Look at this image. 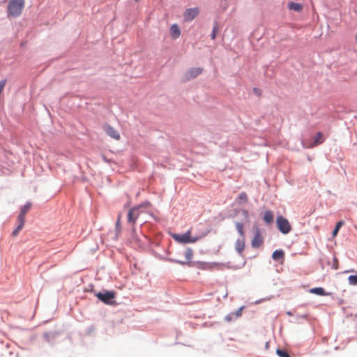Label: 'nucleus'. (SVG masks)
Segmentation results:
<instances>
[{
    "label": "nucleus",
    "mask_w": 357,
    "mask_h": 357,
    "mask_svg": "<svg viewBox=\"0 0 357 357\" xmlns=\"http://www.w3.org/2000/svg\"><path fill=\"white\" fill-rule=\"evenodd\" d=\"M24 7V0H10L8 4V14L13 17H18Z\"/></svg>",
    "instance_id": "f257e3e1"
},
{
    "label": "nucleus",
    "mask_w": 357,
    "mask_h": 357,
    "mask_svg": "<svg viewBox=\"0 0 357 357\" xmlns=\"http://www.w3.org/2000/svg\"><path fill=\"white\" fill-rule=\"evenodd\" d=\"M172 237L177 242L180 243H195L198 238L197 237H192L191 236V230L189 229L185 233L183 234H174L172 235Z\"/></svg>",
    "instance_id": "f03ea898"
},
{
    "label": "nucleus",
    "mask_w": 357,
    "mask_h": 357,
    "mask_svg": "<svg viewBox=\"0 0 357 357\" xmlns=\"http://www.w3.org/2000/svg\"><path fill=\"white\" fill-rule=\"evenodd\" d=\"M276 224L280 231L284 234H287L291 230V226L289 220L282 216L277 218Z\"/></svg>",
    "instance_id": "7ed1b4c3"
},
{
    "label": "nucleus",
    "mask_w": 357,
    "mask_h": 357,
    "mask_svg": "<svg viewBox=\"0 0 357 357\" xmlns=\"http://www.w3.org/2000/svg\"><path fill=\"white\" fill-rule=\"evenodd\" d=\"M199 13L198 8H190L185 10L183 13V19L185 22L193 20Z\"/></svg>",
    "instance_id": "20e7f679"
},
{
    "label": "nucleus",
    "mask_w": 357,
    "mask_h": 357,
    "mask_svg": "<svg viewBox=\"0 0 357 357\" xmlns=\"http://www.w3.org/2000/svg\"><path fill=\"white\" fill-rule=\"evenodd\" d=\"M96 296L102 302L109 304L112 303V300L114 298L115 294L113 291L98 292Z\"/></svg>",
    "instance_id": "39448f33"
},
{
    "label": "nucleus",
    "mask_w": 357,
    "mask_h": 357,
    "mask_svg": "<svg viewBox=\"0 0 357 357\" xmlns=\"http://www.w3.org/2000/svg\"><path fill=\"white\" fill-rule=\"evenodd\" d=\"M139 208L140 206H138L130 209L128 213V222L132 223V225L135 223L140 214Z\"/></svg>",
    "instance_id": "423d86ee"
},
{
    "label": "nucleus",
    "mask_w": 357,
    "mask_h": 357,
    "mask_svg": "<svg viewBox=\"0 0 357 357\" xmlns=\"http://www.w3.org/2000/svg\"><path fill=\"white\" fill-rule=\"evenodd\" d=\"M264 243V238L261 234L259 228H256L255 236L251 241V245L253 248H257L260 247Z\"/></svg>",
    "instance_id": "0eeeda50"
},
{
    "label": "nucleus",
    "mask_w": 357,
    "mask_h": 357,
    "mask_svg": "<svg viewBox=\"0 0 357 357\" xmlns=\"http://www.w3.org/2000/svg\"><path fill=\"white\" fill-rule=\"evenodd\" d=\"M104 130L105 132L112 138L119 140L120 139V135L118 132L116 130H115L114 128L109 125H105L104 126Z\"/></svg>",
    "instance_id": "6e6552de"
},
{
    "label": "nucleus",
    "mask_w": 357,
    "mask_h": 357,
    "mask_svg": "<svg viewBox=\"0 0 357 357\" xmlns=\"http://www.w3.org/2000/svg\"><path fill=\"white\" fill-rule=\"evenodd\" d=\"M245 247V237H239L235 242V250L240 256H242Z\"/></svg>",
    "instance_id": "1a4fd4ad"
},
{
    "label": "nucleus",
    "mask_w": 357,
    "mask_h": 357,
    "mask_svg": "<svg viewBox=\"0 0 357 357\" xmlns=\"http://www.w3.org/2000/svg\"><path fill=\"white\" fill-rule=\"evenodd\" d=\"M192 251L191 249H188L185 251L184 252V255H185V261H180V260H176V259H174L172 260L174 262L176 263V264H181V265H189L190 264V261H191V259L192 257Z\"/></svg>",
    "instance_id": "9d476101"
},
{
    "label": "nucleus",
    "mask_w": 357,
    "mask_h": 357,
    "mask_svg": "<svg viewBox=\"0 0 357 357\" xmlns=\"http://www.w3.org/2000/svg\"><path fill=\"white\" fill-rule=\"evenodd\" d=\"M202 73V68H193L186 73V79H190L196 77Z\"/></svg>",
    "instance_id": "9b49d317"
},
{
    "label": "nucleus",
    "mask_w": 357,
    "mask_h": 357,
    "mask_svg": "<svg viewBox=\"0 0 357 357\" xmlns=\"http://www.w3.org/2000/svg\"><path fill=\"white\" fill-rule=\"evenodd\" d=\"M323 142H324L323 135L321 132H319L317 133L316 136L314 138V144H311L310 146L304 145V146L306 148H312L316 145L322 144Z\"/></svg>",
    "instance_id": "f8f14e48"
},
{
    "label": "nucleus",
    "mask_w": 357,
    "mask_h": 357,
    "mask_svg": "<svg viewBox=\"0 0 357 357\" xmlns=\"http://www.w3.org/2000/svg\"><path fill=\"white\" fill-rule=\"evenodd\" d=\"M170 33L174 39L178 38L181 35L179 27L177 24H173L170 28Z\"/></svg>",
    "instance_id": "ddd939ff"
},
{
    "label": "nucleus",
    "mask_w": 357,
    "mask_h": 357,
    "mask_svg": "<svg viewBox=\"0 0 357 357\" xmlns=\"http://www.w3.org/2000/svg\"><path fill=\"white\" fill-rule=\"evenodd\" d=\"M264 221L267 224H271L273 222L274 215L272 211H266L263 217Z\"/></svg>",
    "instance_id": "4468645a"
},
{
    "label": "nucleus",
    "mask_w": 357,
    "mask_h": 357,
    "mask_svg": "<svg viewBox=\"0 0 357 357\" xmlns=\"http://www.w3.org/2000/svg\"><path fill=\"white\" fill-rule=\"evenodd\" d=\"M288 8L296 12H301L303 10V5L298 3L289 2L288 3Z\"/></svg>",
    "instance_id": "2eb2a0df"
},
{
    "label": "nucleus",
    "mask_w": 357,
    "mask_h": 357,
    "mask_svg": "<svg viewBox=\"0 0 357 357\" xmlns=\"http://www.w3.org/2000/svg\"><path fill=\"white\" fill-rule=\"evenodd\" d=\"M284 257V252L283 250H281L274 251L272 255V258L275 261L279 260V259H283Z\"/></svg>",
    "instance_id": "dca6fc26"
},
{
    "label": "nucleus",
    "mask_w": 357,
    "mask_h": 357,
    "mask_svg": "<svg viewBox=\"0 0 357 357\" xmlns=\"http://www.w3.org/2000/svg\"><path fill=\"white\" fill-rule=\"evenodd\" d=\"M236 230L240 236V237H245V231L243 229V225L239 222H236L235 223Z\"/></svg>",
    "instance_id": "f3484780"
},
{
    "label": "nucleus",
    "mask_w": 357,
    "mask_h": 357,
    "mask_svg": "<svg viewBox=\"0 0 357 357\" xmlns=\"http://www.w3.org/2000/svg\"><path fill=\"white\" fill-rule=\"evenodd\" d=\"M310 292L315 294L319 296H325L327 295V294L325 292V290L322 287H316L310 289Z\"/></svg>",
    "instance_id": "a211bd4d"
},
{
    "label": "nucleus",
    "mask_w": 357,
    "mask_h": 357,
    "mask_svg": "<svg viewBox=\"0 0 357 357\" xmlns=\"http://www.w3.org/2000/svg\"><path fill=\"white\" fill-rule=\"evenodd\" d=\"M344 221H339L336 225H335V229H333V233H332V235L333 237L336 236L340 227L344 225Z\"/></svg>",
    "instance_id": "6ab92c4d"
},
{
    "label": "nucleus",
    "mask_w": 357,
    "mask_h": 357,
    "mask_svg": "<svg viewBox=\"0 0 357 357\" xmlns=\"http://www.w3.org/2000/svg\"><path fill=\"white\" fill-rule=\"evenodd\" d=\"M218 29H219V26H218V24L217 22H215L213 25V31H212V33L211 34V37L213 40L215 39L216 38V34L218 31Z\"/></svg>",
    "instance_id": "aec40b11"
},
{
    "label": "nucleus",
    "mask_w": 357,
    "mask_h": 357,
    "mask_svg": "<svg viewBox=\"0 0 357 357\" xmlns=\"http://www.w3.org/2000/svg\"><path fill=\"white\" fill-rule=\"evenodd\" d=\"M238 200L239 201V202H246L248 201L247 194L244 192H241L238 196Z\"/></svg>",
    "instance_id": "412c9836"
},
{
    "label": "nucleus",
    "mask_w": 357,
    "mask_h": 357,
    "mask_svg": "<svg viewBox=\"0 0 357 357\" xmlns=\"http://www.w3.org/2000/svg\"><path fill=\"white\" fill-rule=\"evenodd\" d=\"M31 206V203H27L22 208H21V211H20V213L22 214H24L26 215V214L27 213V212L29 211L30 208Z\"/></svg>",
    "instance_id": "4be33fe9"
},
{
    "label": "nucleus",
    "mask_w": 357,
    "mask_h": 357,
    "mask_svg": "<svg viewBox=\"0 0 357 357\" xmlns=\"http://www.w3.org/2000/svg\"><path fill=\"white\" fill-rule=\"evenodd\" d=\"M25 216H26L25 215L20 213L18 218H17L18 225H21L22 227H24V222H25Z\"/></svg>",
    "instance_id": "5701e85b"
},
{
    "label": "nucleus",
    "mask_w": 357,
    "mask_h": 357,
    "mask_svg": "<svg viewBox=\"0 0 357 357\" xmlns=\"http://www.w3.org/2000/svg\"><path fill=\"white\" fill-rule=\"evenodd\" d=\"M349 283L351 285H357V274L355 275H350L348 278Z\"/></svg>",
    "instance_id": "b1692460"
},
{
    "label": "nucleus",
    "mask_w": 357,
    "mask_h": 357,
    "mask_svg": "<svg viewBox=\"0 0 357 357\" xmlns=\"http://www.w3.org/2000/svg\"><path fill=\"white\" fill-rule=\"evenodd\" d=\"M276 354L280 357H290L289 354L285 350L277 349Z\"/></svg>",
    "instance_id": "393cba45"
},
{
    "label": "nucleus",
    "mask_w": 357,
    "mask_h": 357,
    "mask_svg": "<svg viewBox=\"0 0 357 357\" xmlns=\"http://www.w3.org/2000/svg\"><path fill=\"white\" fill-rule=\"evenodd\" d=\"M243 306L241 307L240 308H238L234 313V317L236 319L240 317L241 315H242V312H243Z\"/></svg>",
    "instance_id": "a878e982"
},
{
    "label": "nucleus",
    "mask_w": 357,
    "mask_h": 357,
    "mask_svg": "<svg viewBox=\"0 0 357 357\" xmlns=\"http://www.w3.org/2000/svg\"><path fill=\"white\" fill-rule=\"evenodd\" d=\"M236 319V318H235V317H234V313H232V312H231V313H230V314H227V315L225 317V321H228V322H229V321H232L233 319Z\"/></svg>",
    "instance_id": "bb28decb"
},
{
    "label": "nucleus",
    "mask_w": 357,
    "mask_h": 357,
    "mask_svg": "<svg viewBox=\"0 0 357 357\" xmlns=\"http://www.w3.org/2000/svg\"><path fill=\"white\" fill-rule=\"evenodd\" d=\"M22 228L23 227H22L21 225H18L17 228L13 231L12 235L13 236H16Z\"/></svg>",
    "instance_id": "cd10ccee"
},
{
    "label": "nucleus",
    "mask_w": 357,
    "mask_h": 357,
    "mask_svg": "<svg viewBox=\"0 0 357 357\" xmlns=\"http://www.w3.org/2000/svg\"><path fill=\"white\" fill-rule=\"evenodd\" d=\"M120 221H121V215H119V217H118L116 223V227L120 226Z\"/></svg>",
    "instance_id": "c85d7f7f"
},
{
    "label": "nucleus",
    "mask_w": 357,
    "mask_h": 357,
    "mask_svg": "<svg viewBox=\"0 0 357 357\" xmlns=\"http://www.w3.org/2000/svg\"><path fill=\"white\" fill-rule=\"evenodd\" d=\"M243 215H244L245 218H248V211H246V210H243Z\"/></svg>",
    "instance_id": "c756f323"
}]
</instances>
